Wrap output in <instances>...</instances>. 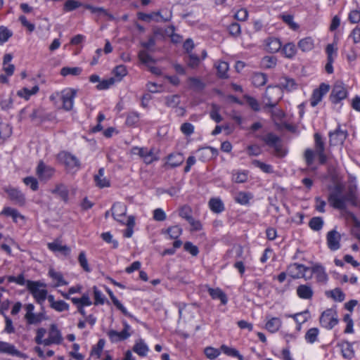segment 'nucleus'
Returning a JSON list of instances; mask_svg holds the SVG:
<instances>
[{"mask_svg":"<svg viewBox=\"0 0 360 360\" xmlns=\"http://www.w3.org/2000/svg\"><path fill=\"white\" fill-rule=\"evenodd\" d=\"M49 337L56 345H60L63 341V337L60 331L58 329L56 324H51L50 326Z\"/></svg>","mask_w":360,"mask_h":360,"instance_id":"obj_24","label":"nucleus"},{"mask_svg":"<svg viewBox=\"0 0 360 360\" xmlns=\"http://www.w3.org/2000/svg\"><path fill=\"white\" fill-rule=\"evenodd\" d=\"M262 64L265 68H273L276 65V58L273 56H265L262 58Z\"/></svg>","mask_w":360,"mask_h":360,"instance_id":"obj_63","label":"nucleus"},{"mask_svg":"<svg viewBox=\"0 0 360 360\" xmlns=\"http://www.w3.org/2000/svg\"><path fill=\"white\" fill-rule=\"evenodd\" d=\"M198 153H199V159L202 162H205L213 156H216L217 154V150L210 146L199 149Z\"/></svg>","mask_w":360,"mask_h":360,"instance_id":"obj_21","label":"nucleus"},{"mask_svg":"<svg viewBox=\"0 0 360 360\" xmlns=\"http://www.w3.org/2000/svg\"><path fill=\"white\" fill-rule=\"evenodd\" d=\"M220 349L221 352L229 356L236 357L238 359V360H244L243 356L235 348L230 347L226 345H222Z\"/></svg>","mask_w":360,"mask_h":360,"instance_id":"obj_35","label":"nucleus"},{"mask_svg":"<svg viewBox=\"0 0 360 360\" xmlns=\"http://www.w3.org/2000/svg\"><path fill=\"white\" fill-rule=\"evenodd\" d=\"M266 97L268 102L265 106L274 108L278 104V100L281 98L280 90L277 87L268 86L266 91Z\"/></svg>","mask_w":360,"mask_h":360,"instance_id":"obj_5","label":"nucleus"},{"mask_svg":"<svg viewBox=\"0 0 360 360\" xmlns=\"http://www.w3.org/2000/svg\"><path fill=\"white\" fill-rule=\"evenodd\" d=\"M217 74L221 78L227 77V71L229 70V64L225 61H220L216 65Z\"/></svg>","mask_w":360,"mask_h":360,"instance_id":"obj_50","label":"nucleus"},{"mask_svg":"<svg viewBox=\"0 0 360 360\" xmlns=\"http://www.w3.org/2000/svg\"><path fill=\"white\" fill-rule=\"evenodd\" d=\"M208 292L212 299L220 300L222 304H226L227 303V297L221 289L210 288L208 289Z\"/></svg>","mask_w":360,"mask_h":360,"instance_id":"obj_29","label":"nucleus"},{"mask_svg":"<svg viewBox=\"0 0 360 360\" xmlns=\"http://www.w3.org/2000/svg\"><path fill=\"white\" fill-rule=\"evenodd\" d=\"M326 295L328 297L333 298L335 301L342 302L345 298V293L341 289L336 288L333 290L326 292Z\"/></svg>","mask_w":360,"mask_h":360,"instance_id":"obj_45","label":"nucleus"},{"mask_svg":"<svg viewBox=\"0 0 360 360\" xmlns=\"http://www.w3.org/2000/svg\"><path fill=\"white\" fill-rule=\"evenodd\" d=\"M204 353L207 358L214 360L221 354V349H218L212 347H207L204 349Z\"/></svg>","mask_w":360,"mask_h":360,"instance_id":"obj_54","label":"nucleus"},{"mask_svg":"<svg viewBox=\"0 0 360 360\" xmlns=\"http://www.w3.org/2000/svg\"><path fill=\"white\" fill-rule=\"evenodd\" d=\"M131 153L139 155L146 164H150L158 159L152 150H148L146 148L134 147L131 149Z\"/></svg>","mask_w":360,"mask_h":360,"instance_id":"obj_8","label":"nucleus"},{"mask_svg":"<svg viewBox=\"0 0 360 360\" xmlns=\"http://www.w3.org/2000/svg\"><path fill=\"white\" fill-rule=\"evenodd\" d=\"M309 269V267H307L303 264L293 263L288 266L287 272L290 276L296 279L304 278L305 276V272Z\"/></svg>","mask_w":360,"mask_h":360,"instance_id":"obj_11","label":"nucleus"},{"mask_svg":"<svg viewBox=\"0 0 360 360\" xmlns=\"http://www.w3.org/2000/svg\"><path fill=\"white\" fill-rule=\"evenodd\" d=\"M55 173V169L51 166L45 165L42 161L39 162L37 167V174L41 180L50 179Z\"/></svg>","mask_w":360,"mask_h":360,"instance_id":"obj_13","label":"nucleus"},{"mask_svg":"<svg viewBox=\"0 0 360 360\" xmlns=\"http://www.w3.org/2000/svg\"><path fill=\"white\" fill-rule=\"evenodd\" d=\"M248 171L236 170L233 172L232 181L237 184L245 183L248 179Z\"/></svg>","mask_w":360,"mask_h":360,"instance_id":"obj_34","label":"nucleus"},{"mask_svg":"<svg viewBox=\"0 0 360 360\" xmlns=\"http://www.w3.org/2000/svg\"><path fill=\"white\" fill-rule=\"evenodd\" d=\"M0 214L6 217H11L15 223L18 222V219H20L22 220L25 219V217L22 215L16 209L10 207H5Z\"/></svg>","mask_w":360,"mask_h":360,"instance_id":"obj_23","label":"nucleus"},{"mask_svg":"<svg viewBox=\"0 0 360 360\" xmlns=\"http://www.w3.org/2000/svg\"><path fill=\"white\" fill-rule=\"evenodd\" d=\"M71 301L75 305L90 306L92 302L87 293H84L80 298L71 297Z\"/></svg>","mask_w":360,"mask_h":360,"instance_id":"obj_41","label":"nucleus"},{"mask_svg":"<svg viewBox=\"0 0 360 360\" xmlns=\"http://www.w3.org/2000/svg\"><path fill=\"white\" fill-rule=\"evenodd\" d=\"M267 81L266 75L262 72L254 73L252 77V82L254 86L259 87L264 86Z\"/></svg>","mask_w":360,"mask_h":360,"instance_id":"obj_38","label":"nucleus"},{"mask_svg":"<svg viewBox=\"0 0 360 360\" xmlns=\"http://www.w3.org/2000/svg\"><path fill=\"white\" fill-rule=\"evenodd\" d=\"M252 198V195L250 193L239 192L235 197V200L240 205H247Z\"/></svg>","mask_w":360,"mask_h":360,"instance_id":"obj_48","label":"nucleus"},{"mask_svg":"<svg viewBox=\"0 0 360 360\" xmlns=\"http://www.w3.org/2000/svg\"><path fill=\"white\" fill-rule=\"evenodd\" d=\"M13 35V33L7 27L4 26H0V44H2L7 41L10 37Z\"/></svg>","mask_w":360,"mask_h":360,"instance_id":"obj_60","label":"nucleus"},{"mask_svg":"<svg viewBox=\"0 0 360 360\" xmlns=\"http://www.w3.org/2000/svg\"><path fill=\"white\" fill-rule=\"evenodd\" d=\"M347 96V91L343 84L337 82L333 86L330 98L333 103H338L340 101L345 99Z\"/></svg>","mask_w":360,"mask_h":360,"instance_id":"obj_6","label":"nucleus"},{"mask_svg":"<svg viewBox=\"0 0 360 360\" xmlns=\"http://www.w3.org/2000/svg\"><path fill=\"white\" fill-rule=\"evenodd\" d=\"M282 52L286 58H292L297 52L295 45L293 43H287L283 47Z\"/></svg>","mask_w":360,"mask_h":360,"instance_id":"obj_47","label":"nucleus"},{"mask_svg":"<svg viewBox=\"0 0 360 360\" xmlns=\"http://www.w3.org/2000/svg\"><path fill=\"white\" fill-rule=\"evenodd\" d=\"M12 134L11 127L5 122L0 123V137L3 139L8 138Z\"/></svg>","mask_w":360,"mask_h":360,"instance_id":"obj_53","label":"nucleus"},{"mask_svg":"<svg viewBox=\"0 0 360 360\" xmlns=\"http://www.w3.org/2000/svg\"><path fill=\"white\" fill-rule=\"evenodd\" d=\"M266 49L272 53L278 52L282 46L281 42L277 38H269L266 44Z\"/></svg>","mask_w":360,"mask_h":360,"instance_id":"obj_32","label":"nucleus"},{"mask_svg":"<svg viewBox=\"0 0 360 360\" xmlns=\"http://www.w3.org/2000/svg\"><path fill=\"white\" fill-rule=\"evenodd\" d=\"M108 294L109 295L114 305L122 311L125 316L131 317L132 316L127 311V309L122 304V303L117 300L114 295L113 292L110 290H107Z\"/></svg>","mask_w":360,"mask_h":360,"instance_id":"obj_39","label":"nucleus"},{"mask_svg":"<svg viewBox=\"0 0 360 360\" xmlns=\"http://www.w3.org/2000/svg\"><path fill=\"white\" fill-rule=\"evenodd\" d=\"M184 249L185 251L189 252L193 257L197 256L199 253L198 248L189 241L186 242L184 243Z\"/></svg>","mask_w":360,"mask_h":360,"instance_id":"obj_64","label":"nucleus"},{"mask_svg":"<svg viewBox=\"0 0 360 360\" xmlns=\"http://www.w3.org/2000/svg\"><path fill=\"white\" fill-rule=\"evenodd\" d=\"M108 336L112 342H117L127 340L131 336V333H127L126 331L123 330L117 332L115 330H110L108 332Z\"/></svg>","mask_w":360,"mask_h":360,"instance_id":"obj_20","label":"nucleus"},{"mask_svg":"<svg viewBox=\"0 0 360 360\" xmlns=\"http://www.w3.org/2000/svg\"><path fill=\"white\" fill-rule=\"evenodd\" d=\"M329 143L330 146L342 145L347 136V132L340 127L334 131L329 132Z\"/></svg>","mask_w":360,"mask_h":360,"instance_id":"obj_12","label":"nucleus"},{"mask_svg":"<svg viewBox=\"0 0 360 360\" xmlns=\"http://www.w3.org/2000/svg\"><path fill=\"white\" fill-rule=\"evenodd\" d=\"M148 350V346L141 339L138 340L133 347V351L140 356H146Z\"/></svg>","mask_w":360,"mask_h":360,"instance_id":"obj_31","label":"nucleus"},{"mask_svg":"<svg viewBox=\"0 0 360 360\" xmlns=\"http://www.w3.org/2000/svg\"><path fill=\"white\" fill-rule=\"evenodd\" d=\"M184 160V158L181 153L170 154L168 156V162L166 165L172 168H174L181 165Z\"/></svg>","mask_w":360,"mask_h":360,"instance_id":"obj_26","label":"nucleus"},{"mask_svg":"<svg viewBox=\"0 0 360 360\" xmlns=\"http://www.w3.org/2000/svg\"><path fill=\"white\" fill-rule=\"evenodd\" d=\"M314 138L315 151L311 148H307L304 153V159L307 166H311L316 154L319 157V163L325 165L327 162V156L325 153V142L319 133H315Z\"/></svg>","mask_w":360,"mask_h":360,"instance_id":"obj_1","label":"nucleus"},{"mask_svg":"<svg viewBox=\"0 0 360 360\" xmlns=\"http://www.w3.org/2000/svg\"><path fill=\"white\" fill-rule=\"evenodd\" d=\"M44 319L45 318L43 313H34L29 315L28 318L26 319V321L29 325H36L41 323Z\"/></svg>","mask_w":360,"mask_h":360,"instance_id":"obj_51","label":"nucleus"},{"mask_svg":"<svg viewBox=\"0 0 360 360\" xmlns=\"http://www.w3.org/2000/svg\"><path fill=\"white\" fill-rule=\"evenodd\" d=\"M209 207L214 213H221L224 210V205L221 200L218 198H212L209 201Z\"/></svg>","mask_w":360,"mask_h":360,"instance_id":"obj_27","label":"nucleus"},{"mask_svg":"<svg viewBox=\"0 0 360 360\" xmlns=\"http://www.w3.org/2000/svg\"><path fill=\"white\" fill-rule=\"evenodd\" d=\"M51 193L58 195L63 201L68 202L69 200V190L64 184H58L54 188L51 190Z\"/></svg>","mask_w":360,"mask_h":360,"instance_id":"obj_18","label":"nucleus"},{"mask_svg":"<svg viewBox=\"0 0 360 360\" xmlns=\"http://www.w3.org/2000/svg\"><path fill=\"white\" fill-rule=\"evenodd\" d=\"M312 272L316 274V279L319 282L326 283L328 280V275L321 266L316 265L313 267Z\"/></svg>","mask_w":360,"mask_h":360,"instance_id":"obj_40","label":"nucleus"},{"mask_svg":"<svg viewBox=\"0 0 360 360\" xmlns=\"http://www.w3.org/2000/svg\"><path fill=\"white\" fill-rule=\"evenodd\" d=\"M49 248L53 252H63L65 255H68L70 249L67 245H62L58 243H50L48 244Z\"/></svg>","mask_w":360,"mask_h":360,"instance_id":"obj_46","label":"nucleus"},{"mask_svg":"<svg viewBox=\"0 0 360 360\" xmlns=\"http://www.w3.org/2000/svg\"><path fill=\"white\" fill-rule=\"evenodd\" d=\"M4 190L8 195L9 199L15 205L20 206L24 205L25 198L20 191L12 187L6 188Z\"/></svg>","mask_w":360,"mask_h":360,"instance_id":"obj_14","label":"nucleus"},{"mask_svg":"<svg viewBox=\"0 0 360 360\" xmlns=\"http://www.w3.org/2000/svg\"><path fill=\"white\" fill-rule=\"evenodd\" d=\"M257 138L263 141L267 146L273 147L280 142V138L274 133H268L264 136H257Z\"/></svg>","mask_w":360,"mask_h":360,"instance_id":"obj_25","label":"nucleus"},{"mask_svg":"<svg viewBox=\"0 0 360 360\" xmlns=\"http://www.w3.org/2000/svg\"><path fill=\"white\" fill-rule=\"evenodd\" d=\"M328 202L335 209L341 210L346 209V198L340 196L338 193H330L328 196Z\"/></svg>","mask_w":360,"mask_h":360,"instance_id":"obj_16","label":"nucleus"},{"mask_svg":"<svg viewBox=\"0 0 360 360\" xmlns=\"http://www.w3.org/2000/svg\"><path fill=\"white\" fill-rule=\"evenodd\" d=\"M297 84L295 80L288 77H282L279 79L278 84L275 87H277L281 93V89H285L288 91H292L296 89Z\"/></svg>","mask_w":360,"mask_h":360,"instance_id":"obj_19","label":"nucleus"},{"mask_svg":"<svg viewBox=\"0 0 360 360\" xmlns=\"http://www.w3.org/2000/svg\"><path fill=\"white\" fill-rule=\"evenodd\" d=\"M82 72V69L78 67L70 68V67H64L60 70V74L66 77L68 75H79Z\"/></svg>","mask_w":360,"mask_h":360,"instance_id":"obj_55","label":"nucleus"},{"mask_svg":"<svg viewBox=\"0 0 360 360\" xmlns=\"http://www.w3.org/2000/svg\"><path fill=\"white\" fill-rule=\"evenodd\" d=\"M78 262L79 265L83 269V270L86 272H90L91 268L88 264V261L86 259V253L84 251L80 252L78 256Z\"/></svg>","mask_w":360,"mask_h":360,"instance_id":"obj_57","label":"nucleus"},{"mask_svg":"<svg viewBox=\"0 0 360 360\" xmlns=\"http://www.w3.org/2000/svg\"><path fill=\"white\" fill-rule=\"evenodd\" d=\"M180 103V98L178 95L168 96L165 98V104L169 108H176Z\"/></svg>","mask_w":360,"mask_h":360,"instance_id":"obj_61","label":"nucleus"},{"mask_svg":"<svg viewBox=\"0 0 360 360\" xmlns=\"http://www.w3.org/2000/svg\"><path fill=\"white\" fill-rule=\"evenodd\" d=\"M139 121V114L136 112H131L127 115L126 124L129 127L135 126Z\"/></svg>","mask_w":360,"mask_h":360,"instance_id":"obj_59","label":"nucleus"},{"mask_svg":"<svg viewBox=\"0 0 360 360\" xmlns=\"http://www.w3.org/2000/svg\"><path fill=\"white\" fill-rule=\"evenodd\" d=\"M182 231L183 230L179 226L175 225L167 229L164 233H167L171 239H178Z\"/></svg>","mask_w":360,"mask_h":360,"instance_id":"obj_44","label":"nucleus"},{"mask_svg":"<svg viewBox=\"0 0 360 360\" xmlns=\"http://www.w3.org/2000/svg\"><path fill=\"white\" fill-rule=\"evenodd\" d=\"M330 89V86L325 83L320 84L318 89L314 90L310 103L312 107H315L322 100L324 95H326Z\"/></svg>","mask_w":360,"mask_h":360,"instance_id":"obj_9","label":"nucleus"},{"mask_svg":"<svg viewBox=\"0 0 360 360\" xmlns=\"http://www.w3.org/2000/svg\"><path fill=\"white\" fill-rule=\"evenodd\" d=\"M139 60L146 65L149 63H154L155 60L147 52L146 50H141L138 53Z\"/></svg>","mask_w":360,"mask_h":360,"instance_id":"obj_49","label":"nucleus"},{"mask_svg":"<svg viewBox=\"0 0 360 360\" xmlns=\"http://www.w3.org/2000/svg\"><path fill=\"white\" fill-rule=\"evenodd\" d=\"M39 89L37 85L34 86L31 89L25 87L18 91L17 92V95L27 101L31 96L36 94L39 91Z\"/></svg>","mask_w":360,"mask_h":360,"instance_id":"obj_37","label":"nucleus"},{"mask_svg":"<svg viewBox=\"0 0 360 360\" xmlns=\"http://www.w3.org/2000/svg\"><path fill=\"white\" fill-rule=\"evenodd\" d=\"M0 353L18 355L19 352L15 349L14 345L6 342L0 341Z\"/></svg>","mask_w":360,"mask_h":360,"instance_id":"obj_36","label":"nucleus"},{"mask_svg":"<svg viewBox=\"0 0 360 360\" xmlns=\"http://www.w3.org/2000/svg\"><path fill=\"white\" fill-rule=\"evenodd\" d=\"M104 176V169L100 168L97 174L94 176L96 184L99 188L110 186V181Z\"/></svg>","mask_w":360,"mask_h":360,"instance_id":"obj_30","label":"nucleus"},{"mask_svg":"<svg viewBox=\"0 0 360 360\" xmlns=\"http://www.w3.org/2000/svg\"><path fill=\"white\" fill-rule=\"evenodd\" d=\"M172 11H167V9L158 10L150 13V22H168L172 20Z\"/></svg>","mask_w":360,"mask_h":360,"instance_id":"obj_10","label":"nucleus"},{"mask_svg":"<svg viewBox=\"0 0 360 360\" xmlns=\"http://www.w3.org/2000/svg\"><path fill=\"white\" fill-rule=\"evenodd\" d=\"M338 323L337 313L332 309L324 311L320 317L321 325L327 329H332Z\"/></svg>","mask_w":360,"mask_h":360,"instance_id":"obj_4","label":"nucleus"},{"mask_svg":"<svg viewBox=\"0 0 360 360\" xmlns=\"http://www.w3.org/2000/svg\"><path fill=\"white\" fill-rule=\"evenodd\" d=\"M111 211L113 218L116 221L124 224V219L127 213V206L121 202H115L113 204Z\"/></svg>","mask_w":360,"mask_h":360,"instance_id":"obj_15","label":"nucleus"},{"mask_svg":"<svg viewBox=\"0 0 360 360\" xmlns=\"http://www.w3.org/2000/svg\"><path fill=\"white\" fill-rule=\"evenodd\" d=\"M281 326V321L278 318H271L266 323V328L271 333L278 330Z\"/></svg>","mask_w":360,"mask_h":360,"instance_id":"obj_43","label":"nucleus"},{"mask_svg":"<svg viewBox=\"0 0 360 360\" xmlns=\"http://www.w3.org/2000/svg\"><path fill=\"white\" fill-rule=\"evenodd\" d=\"M77 91L74 89H65L60 92V99L62 102V108L65 111H70L74 106V100Z\"/></svg>","mask_w":360,"mask_h":360,"instance_id":"obj_3","label":"nucleus"},{"mask_svg":"<svg viewBox=\"0 0 360 360\" xmlns=\"http://www.w3.org/2000/svg\"><path fill=\"white\" fill-rule=\"evenodd\" d=\"M228 30L230 34L233 37H238L240 35L241 33V27L240 25L238 22H233L228 27Z\"/></svg>","mask_w":360,"mask_h":360,"instance_id":"obj_62","label":"nucleus"},{"mask_svg":"<svg viewBox=\"0 0 360 360\" xmlns=\"http://www.w3.org/2000/svg\"><path fill=\"white\" fill-rule=\"evenodd\" d=\"M297 294L302 299H311L313 296L311 288L307 285H300L297 288Z\"/></svg>","mask_w":360,"mask_h":360,"instance_id":"obj_28","label":"nucleus"},{"mask_svg":"<svg viewBox=\"0 0 360 360\" xmlns=\"http://www.w3.org/2000/svg\"><path fill=\"white\" fill-rule=\"evenodd\" d=\"M220 108L217 104L212 105V109L210 112L211 119L214 120L217 123H219L222 121V117L219 114Z\"/></svg>","mask_w":360,"mask_h":360,"instance_id":"obj_56","label":"nucleus"},{"mask_svg":"<svg viewBox=\"0 0 360 360\" xmlns=\"http://www.w3.org/2000/svg\"><path fill=\"white\" fill-rule=\"evenodd\" d=\"M49 276L53 279V281H56L53 285L54 287L68 285V282L64 279L62 273L56 271L53 269H49Z\"/></svg>","mask_w":360,"mask_h":360,"instance_id":"obj_22","label":"nucleus"},{"mask_svg":"<svg viewBox=\"0 0 360 360\" xmlns=\"http://www.w3.org/2000/svg\"><path fill=\"white\" fill-rule=\"evenodd\" d=\"M323 226V220L321 217H314L309 221V226L315 231H320Z\"/></svg>","mask_w":360,"mask_h":360,"instance_id":"obj_42","label":"nucleus"},{"mask_svg":"<svg viewBox=\"0 0 360 360\" xmlns=\"http://www.w3.org/2000/svg\"><path fill=\"white\" fill-rule=\"evenodd\" d=\"M46 288V284L40 281H27V290L39 304H42L46 299L48 291Z\"/></svg>","mask_w":360,"mask_h":360,"instance_id":"obj_2","label":"nucleus"},{"mask_svg":"<svg viewBox=\"0 0 360 360\" xmlns=\"http://www.w3.org/2000/svg\"><path fill=\"white\" fill-rule=\"evenodd\" d=\"M341 236L335 230L329 231L327 234V244L331 250H337L340 248Z\"/></svg>","mask_w":360,"mask_h":360,"instance_id":"obj_17","label":"nucleus"},{"mask_svg":"<svg viewBox=\"0 0 360 360\" xmlns=\"http://www.w3.org/2000/svg\"><path fill=\"white\" fill-rule=\"evenodd\" d=\"M58 157V159L69 169H73L75 167L79 168L80 166V162L78 158L68 152H60Z\"/></svg>","mask_w":360,"mask_h":360,"instance_id":"obj_7","label":"nucleus"},{"mask_svg":"<svg viewBox=\"0 0 360 360\" xmlns=\"http://www.w3.org/2000/svg\"><path fill=\"white\" fill-rule=\"evenodd\" d=\"M319 335V330L316 328H311L307 330L305 334V339L309 343H314L316 341Z\"/></svg>","mask_w":360,"mask_h":360,"instance_id":"obj_58","label":"nucleus"},{"mask_svg":"<svg viewBox=\"0 0 360 360\" xmlns=\"http://www.w3.org/2000/svg\"><path fill=\"white\" fill-rule=\"evenodd\" d=\"M252 164L255 167L259 168L262 172L265 173L271 174L274 172L271 165L264 163L258 160H253Z\"/></svg>","mask_w":360,"mask_h":360,"instance_id":"obj_52","label":"nucleus"},{"mask_svg":"<svg viewBox=\"0 0 360 360\" xmlns=\"http://www.w3.org/2000/svg\"><path fill=\"white\" fill-rule=\"evenodd\" d=\"M297 46L303 52L309 51L314 49V40L310 37H305L299 41Z\"/></svg>","mask_w":360,"mask_h":360,"instance_id":"obj_33","label":"nucleus"}]
</instances>
